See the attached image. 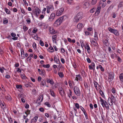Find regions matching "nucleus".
<instances>
[{
	"label": "nucleus",
	"instance_id": "nucleus-1",
	"mask_svg": "<svg viewBox=\"0 0 123 123\" xmlns=\"http://www.w3.org/2000/svg\"><path fill=\"white\" fill-rule=\"evenodd\" d=\"M66 16H63L56 20L54 24V25L55 26H57L59 25L62 22L64 17H66Z\"/></svg>",
	"mask_w": 123,
	"mask_h": 123
},
{
	"label": "nucleus",
	"instance_id": "nucleus-2",
	"mask_svg": "<svg viewBox=\"0 0 123 123\" xmlns=\"http://www.w3.org/2000/svg\"><path fill=\"white\" fill-rule=\"evenodd\" d=\"M83 13L82 12H80L78 13L74 17L75 20V22H78L82 18Z\"/></svg>",
	"mask_w": 123,
	"mask_h": 123
},
{
	"label": "nucleus",
	"instance_id": "nucleus-3",
	"mask_svg": "<svg viewBox=\"0 0 123 123\" xmlns=\"http://www.w3.org/2000/svg\"><path fill=\"white\" fill-rule=\"evenodd\" d=\"M115 97L112 95H111L110 97L108 98V101L110 105H112L113 103H115Z\"/></svg>",
	"mask_w": 123,
	"mask_h": 123
},
{
	"label": "nucleus",
	"instance_id": "nucleus-4",
	"mask_svg": "<svg viewBox=\"0 0 123 123\" xmlns=\"http://www.w3.org/2000/svg\"><path fill=\"white\" fill-rule=\"evenodd\" d=\"M109 31L111 33L114 34L116 36H118L119 35V33L118 31L116 29H113L111 27L108 28Z\"/></svg>",
	"mask_w": 123,
	"mask_h": 123
},
{
	"label": "nucleus",
	"instance_id": "nucleus-5",
	"mask_svg": "<svg viewBox=\"0 0 123 123\" xmlns=\"http://www.w3.org/2000/svg\"><path fill=\"white\" fill-rule=\"evenodd\" d=\"M74 90L75 94L77 96H80V92L79 88L77 86L74 87Z\"/></svg>",
	"mask_w": 123,
	"mask_h": 123
},
{
	"label": "nucleus",
	"instance_id": "nucleus-6",
	"mask_svg": "<svg viewBox=\"0 0 123 123\" xmlns=\"http://www.w3.org/2000/svg\"><path fill=\"white\" fill-rule=\"evenodd\" d=\"M64 10V8L63 7L61 8L58 9L56 13V16H58L61 15L62 14Z\"/></svg>",
	"mask_w": 123,
	"mask_h": 123
},
{
	"label": "nucleus",
	"instance_id": "nucleus-7",
	"mask_svg": "<svg viewBox=\"0 0 123 123\" xmlns=\"http://www.w3.org/2000/svg\"><path fill=\"white\" fill-rule=\"evenodd\" d=\"M43 98V95H41L38 97V98L36 102V103H37L39 105L40 104V103L42 101Z\"/></svg>",
	"mask_w": 123,
	"mask_h": 123
},
{
	"label": "nucleus",
	"instance_id": "nucleus-8",
	"mask_svg": "<svg viewBox=\"0 0 123 123\" xmlns=\"http://www.w3.org/2000/svg\"><path fill=\"white\" fill-rule=\"evenodd\" d=\"M35 12H33L36 16H38V15L41 12L40 10L38 8V7H37L35 8Z\"/></svg>",
	"mask_w": 123,
	"mask_h": 123
},
{
	"label": "nucleus",
	"instance_id": "nucleus-9",
	"mask_svg": "<svg viewBox=\"0 0 123 123\" xmlns=\"http://www.w3.org/2000/svg\"><path fill=\"white\" fill-rule=\"evenodd\" d=\"M114 75L112 72H111L109 74L108 79L110 81H111L114 78Z\"/></svg>",
	"mask_w": 123,
	"mask_h": 123
},
{
	"label": "nucleus",
	"instance_id": "nucleus-10",
	"mask_svg": "<svg viewBox=\"0 0 123 123\" xmlns=\"http://www.w3.org/2000/svg\"><path fill=\"white\" fill-rule=\"evenodd\" d=\"M100 101L101 102V104L102 106L103 107H105V105L107 103V102L105 100H103L101 98H100Z\"/></svg>",
	"mask_w": 123,
	"mask_h": 123
},
{
	"label": "nucleus",
	"instance_id": "nucleus-11",
	"mask_svg": "<svg viewBox=\"0 0 123 123\" xmlns=\"http://www.w3.org/2000/svg\"><path fill=\"white\" fill-rule=\"evenodd\" d=\"M55 16V13H52L49 18V20L50 21H52L54 19Z\"/></svg>",
	"mask_w": 123,
	"mask_h": 123
},
{
	"label": "nucleus",
	"instance_id": "nucleus-12",
	"mask_svg": "<svg viewBox=\"0 0 123 123\" xmlns=\"http://www.w3.org/2000/svg\"><path fill=\"white\" fill-rule=\"evenodd\" d=\"M89 2H85L83 6V7L84 8H88L89 7Z\"/></svg>",
	"mask_w": 123,
	"mask_h": 123
},
{
	"label": "nucleus",
	"instance_id": "nucleus-13",
	"mask_svg": "<svg viewBox=\"0 0 123 123\" xmlns=\"http://www.w3.org/2000/svg\"><path fill=\"white\" fill-rule=\"evenodd\" d=\"M59 92L60 94L61 95H63L64 94V92L62 88H60L59 89Z\"/></svg>",
	"mask_w": 123,
	"mask_h": 123
},
{
	"label": "nucleus",
	"instance_id": "nucleus-14",
	"mask_svg": "<svg viewBox=\"0 0 123 123\" xmlns=\"http://www.w3.org/2000/svg\"><path fill=\"white\" fill-rule=\"evenodd\" d=\"M85 48L86 49L88 53H89L90 52V48L88 44H87L85 46Z\"/></svg>",
	"mask_w": 123,
	"mask_h": 123
},
{
	"label": "nucleus",
	"instance_id": "nucleus-15",
	"mask_svg": "<svg viewBox=\"0 0 123 123\" xmlns=\"http://www.w3.org/2000/svg\"><path fill=\"white\" fill-rule=\"evenodd\" d=\"M46 80L48 83H49L51 85H53V84L54 82L52 80H50L49 79L47 78Z\"/></svg>",
	"mask_w": 123,
	"mask_h": 123
},
{
	"label": "nucleus",
	"instance_id": "nucleus-16",
	"mask_svg": "<svg viewBox=\"0 0 123 123\" xmlns=\"http://www.w3.org/2000/svg\"><path fill=\"white\" fill-rule=\"evenodd\" d=\"M82 79V78L81 77L80 75H76V77L75 80H81Z\"/></svg>",
	"mask_w": 123,
	"mask_h": 123
},
{
	"label": "nucleus",
	"instance_id": "nucleus-17",
	"mask_svg": "<svg viewBox=\"0 0 123 123\" xmlns=\"http://www.w3.org/2000/svg\"><path fill=\"white\" fill-rule=\"evenodd\" d=\"M54 60L55 62L57 64L59 63L60 62L59 59H57V58L55 55L54 57Z\"/></svg>",
	"mask_w": 123,
	"mask_h": 123
},
{
	"label": "nucleus",
	"instance_id": "nucleus-18",
	"mask_svg": "<svg viewBox=\"0 0 123 123\" xmlns=\"http://www.w3.org/2000/svg\"><path fill=\"white\" fill-rule=\"evenodd\" d=\"M106 5L105 3H104V2L100 1L99 3L100 6L104 7Z\"/></svg>",
	"mask_w": 123,
	"mask_h": 123
},
{
	"label": "nucleus",
	"instance_id": "nucleus-19",
	"mask_svg": "<svg viewBox=\"0 0 123 123\" xmlns=\"http://www.w3.org/2000/svg\"><path fill=\"white\" fill-rule=\"evenodd\" d=\"M103 43L105 44L106 46H107L108 44V41L107 39H105L103 41Z\"/></svg>",
	"mask_w": 123,
	"mask_h": 123
},
{
	"label": "nucleus",
	"instance_id": "nucleus-20",
	"mask_svg": "<svg viewBox=\"0 0 123 123\" xmlns=\"http://www.w3.org/2000/svg\"><path fill=\"white\" fill-rule=\"evenodd\" d=\"M100 9L101 7L100 6H98L96 12V13H97L98 14L99 13L100 11Z\"/></svg>",
	"mask_w": 123,
	"mask_h": 123
},
{
	"label": "nucleus",
	"instance_id": "nucleus-21",
	"mask_svg": "<svg viewBox=\"0 0 123 123\" xmlns=\"http://www.w3.org/2000/svg\"><path fill=\"white\" fill-rule=\"evenodd\" d=\"M83 25L81 23H79L77 25V27L79 29H80L82 28Z\"/></svg>",
	"mask_w": 123,
	"mask_h": 123
},
{
	"label": "nucleus",
	"instance_id": "nucleus-22",
	"mask_svg": "<svg viewBox=\"0 0 123 123\" xmlns=\"http://www.w3.org/2000/svg\"><path fill=\"white\" fill-rule=\"evenodd\" d=\"M24 94L23 93H21L18 95V97L19 98L24 97Z\"/></svg>",
	"mask_w": 123,
	"mask_h": 123
},
{
	"label": "nucleus",
	"instance_id": "nucleus-23",
	"mask_svg": "<svg viewBox=\"0 0 123 123\" xmlns=\"http://www.w3.org/2000/svg\"><path fill=\"white\" fill-rule=\"evenodd\" d=\"M58 74L59 76L61 78L63 77L64 76L63 73L62 72H58Z\"/></svg>",
	"mask_w": 123,
	"mask_h": 123
},
{
	"label": "nucleus",
	"instance_id": "nucleus-24",
	"mask_svg": "<svg viewBox=\"0 0 123 123\" xmlns=\"http://www.w3.org/2000/svg\"><path fill=\"white\" fill-rule=\"evenodd\" d=\"M97 35V33L96 31H95L94 36V37L95 38L94 40H96V39H98V37Z\"/></svg>",
	"mask_w": 123,
	"mask_h": 123
},
{
	"label": "nucleus",
	"instance_id": "nucleus-25",
	"mask_svg": "<svg viewBox=\"0 0 123 123\" xmlns=\"http://www.w3.org/2000/svg\"><path fill=\"white\" fill-rule=\"evenodd\" d=\"M50 92L51 95L53 97H55V95L54 91L52 90L51 89L50 90Z\"/></svg>",
	"mask_w": 123,
	"mask_h": 123
},
{
	"label": "nucleus",
	"instance_id": "nucleus-26",
	"mask_svg": "<svg viewBox=\"0 0 123 123\" xmlns=\"http://www.w3.org/2000/svg\"><path fill=\"white\" fill-rule=\"evenodd\" d=\"M4 9L6 12L7 14H9L10 13V11L8 10L7 8H5Z\"/></svg>",
	"mask_w": 123,
	"mask_h": 123
},
{
	"label": "nucleus",
	"instance_id": "nucleus-27",
	"mask_svg": "<svg viewBox=\"0 0 123 123\" xmlns=\"http://www.w3.org/2000/svg\"><path fill=\"white\" fill-rule=\"evenodd\" d=\"M119 78L120 80L122 81H123V74H122L120 75Z\"/></svg>",
	"mask_w": 123,
	"mask_h": 123
},
{
	"label": "nucleus",
	"instance_id": "nucleus-28",
	"mask_svg": "<svg viewBox=\"0 0 123 123\" xmlns=\"http://www.w3.org/2000/svg\"><path fill=\"white\" fill-rule=\"evenodd\" d=\"M33 56V55L32 54H31L27 58V60H29L30 61L31 60V57H32Z\"/></svg>",
	"mask_w": 123,
	"mask_h": 123
},
{
	"label": "nucleus",
	"instance_id": "nucleus-29",
	"mask_svg": "<svg viewBox=\"0 0 123 123\" xmlns=\"http://www.w3.org/2000/svg\"><path fill=\"white\" fill-rule=\"evenodd\" d=\"M4 70H6V69H5L3 67H2V68L0 67V72L2 73H3L4 72Z\"/></svg>",
	"mask_w": 123,
	"mask_h": 123
},
{
	"label": "nucleus",
	"instance_id": "nucleus-30",
	"mask_svg": "<svg viewBox=\"0 0 123 123\" xmlns=\"http://www.w3.org/2000/svg\"><path fill=\"white\" fill-rule=\"evenodd\" d=\"M92 40L91 41V42L92 43H93V44L94 45H95V46H96L97 44V43L93 39H92Z\"/></svg>",
	"mask_w": 123,
	"mask_h": 123
},
{
	"label": "nucleus",
	"instance_id": "nucleus-31",
	"mask_svg": "<svg viewBox=\"0 0 123 123\" xmlns=\"http://www.w3.org/2000/svg\"><path fill=\"white\" fill-rule=\"evenodd\" d=\"M16 87L18 89H22V87L21 85H17L16 86Z\"/></svg>",
	"mask_w": 123,
	"mask_h": 123
},
{
	"label": "nucleus",
	"instance_id": "nucleus-32",
	"mask_svg": "<svg viewBox=\"0 0 123 123\" xmlns=\"http://www.w3.org/2000/svg\"><path fill=\"white\" fill-rule=\"evenodd\" d=\"M57 38V36L56 35L53 36L52 37V40L53 42L54 41L56 40Z\"/></svg>",
	"mask_w": 123,
	"mask_h": 123
},
{
	"label": "nucleus",
	"instance_id": "nucleus-33",
	"mask_svg": "<svg viewBox=\"0 0 123 123\" xmlns=\"http://www.w3.org/2000/svg\"><path fill=\"white\" fill-rule=\"evenodd\" d=\"M94 83L95 88H96V89H97V85L99 86L98 84L96 82H94Z\"/></svg>",
	"mask_w": 123,
	"mask_h": 123
},
{
	"label": "nucleus",
	"instance_id": "nucleus-34",
	"mask_svg": "<svg viewBox=\"0 0 123 123\" xmlns=\"http://www.w3.org/2000/svg\"><path fill=\"white\" fill-rule=\"evenodd\" d=\"M99 91L100 93L102 96V97H104V95L103 91L101 89H100Z\"/></svg>",
	"mask_w": 123,
	"mask_h": 123
},
{
	"label": "nucleus",
	"instance_id": "nucleus-35",
	"mask_svg": "<svg viewBox=\"0 0 123 123\" xmlns=\"http://www.w3.org/2000/svg\"><path fill=\"white\" fill-rule=\"evenodd\" d=\"M97 0H92L91 4L93 5L95 4L97 2Z\"/></svg>",
	"mask_w": 123,
	"mask_h": 123
},
{
	"label": "nucleus",
	"instance_id": "nucleus-36",
	"mask_svg": "<svg viewBox=\"0 0 123 123\" xmlns=\"http://www.w3.org/2000/svg\"><path fill=\"white\" fill-rule=\"evenodd\" d=\"M49 30L50 33L52 34H53L54 33V30L52 28H49Z\"/></svg>",
	"mask_w": 123,
	"mask_h": 123
},
{
	"label": "nucleus",
	"instance_id": "nucleus-37",
	"mask_svg": "<svg viewBox=\"0 0 123 123\" xmlns=\"http://www.w3.org/2000/svg\"><path fill=\"white\" fill-rule=\"evenodd\" d=\"M99 68L101 69V70L103 72L104 71V69L102 67V66L100 65H99Z\"/></svg>",
	"mask_w": 123,
	"mask_h": 123
},
{
	"label": "nucleus",
	"instance_id": "nucleus-38",
	"mask_svg": "<svg viewBox=\"0 0 123 123\" xmlns=\"http://www.w3.org/2000/svg\"><path fill=\"white\" fill-rule=\"evenodd\" d=\"M8 22V19L6 18H5V20L3 21V23L4 24H6Z\"/></svg>",
	"mask_w": 123,
	"mask_h": 123
},
{
	"label": "nucleus",
	"instance_id": "nucleus-39",
	"mask_svg": "<svg viewBox=\"0 0 123 123\" xmlns=\"http://www.w3.org/2000/svg\"><path fill=\"white\" fill-rule=\"evenodd\" d=\"M46 8H43L42 12V14H45V11H46Z\"/></svg>",
	"mask_w": 123,
	"mask_h": 123
},
{
	"label": "nucleus",
	"instance_id": "nucleus-40",
	"mask_svg": "<svg viewBox=\"0 0 123 123\" xmlns=\"http://www.w3.org/2000/svg\"><path fill=\"white\" fill-rule=\"evenodd\" d=\"M68 3L70 5L73 2V0H67Z\"/></svg>",
	"mask_w": 123,
	"mask_h": 123
},
{
	"label": "nucleus",
	"instance_id": "nucleus-41",
	"mask_svg": "<svg viewBox=\"0 0 123 123\" xmlns=\"http://www.w3.org/2000/svg\"><path fill=\"white\" fill-rule=\"evenodd\" d=\"M45 105H46L48 107H50V104L48 102H45L44 103Z\"/></svg>",
	"mask_w": 123,
	"mask_h": 123
},
{
	"label": "nucleus",
	"instance_id": "nucleus-42",
	"mask_svg": "<svg viewBox=\"0 0 123 123\" xmlns=\"http://www.w3.org/2000/svg\"><path fill=\"white\" fill-rule=\"evenodd\" d=\"M49 49L52 50V51H49V52H53L54 51V49L52 46H50L49 48Z\"/></svg>",
	"mask_w": 123,
	"mask_h": 123
},
{
	"label": "nucleus",
	"instance_id": "nucleus-43",
	"mask_svg": "<svg viewBox=\"0 0 123 123\" xmlns=\"http://www.w3.org/2000/svg\"><path fill=\"white\" fill-rule=\"evenodd\" d=\"M69 93H70L68 94V97L69 98H70L71 96L72 95V92L70 90H69Z\"/></svg>",
	"mask_w": 123,
	"mask_h": 123
},
{
	"label": "nucleus",
	"instance_id": "nucleus-44",
	"mask_svg": "<svg viewBox=\"0 0 123 123\" xmlns=\"http://www.w3.org/2000/svg\"><path fill=\"white\" fill-rule=\"evenodd\" d=\"M26 21L27 23L28 24H30L31 22V20L30 18L27 19L26 20Z\"/></svg>",
	"mask_w": 123,
	"mask_h": 123
},
{
	"label": "nucleus",
	"instance_id": "nucleus-45",
	"mask_svg": "<svg viewBox=\"0 0 123 123\" xmlns=\"http://www.w3.org/2000/svg\"><path fill=\"white\" fill-rule=\"evenodd\" d=\"M39 43L40 45L42 46H44V43L41 40H40L39 42Z\"/></svg>",
	"mask_w": 123,
	"mask_h": 123
},
{
	"label": "nucleus",
	"instance_id": "nucleus-46",
	"mask_svg": "<svg viewBox=\"0 0 123 123\" xmlns=\"http://www.w3.org/2000/svg\"><path fill=\"white\" fill-rule=\"evenodd\" d=\"M37 29L36 28H35L32 31V32L33 33H36L37 32Z\"/></svg>",
	"mask_w": 123,
	"mask_h": 123
},
{
	"label": "nucleus",
	"instance_id": "nucleus-47",
	"mask_svg": "<svg viewBox=\"0 0 123 123\" xmlns=\"http://www.w3.org/2000/svg\"><path fill=\"white\" fill-rule=\"evenodd\" d=\"M23 28L24 30V31H26L28 29V28L26 26H23Z\"/></svg>",
	"mask_w": 123,
	"mask_h": 123
},
{
	"label": "nucleus",
	"instance_id": "nucleus-48",
	"mask_svg": "<svg viewBox=\"0 0 123 123\" xmlns=\"http://www.w3.org/2000/svg\"><path fill=\"white\" fill-rule=\"evenodd\" d=\"M21 101L23 103H25V99L24 97L22 98L21 99Z\"/></svg>",
	"mask_w": 123,
	"mask_h": 123
},
{
	"label": "nucleus",
	"instance_id": "nucleus-49",
	"mask_svg": "<svg viewBox=\"0 0 123 123\" xmlns=\"http://www.w3.org/2000/svg\"><path fill=\"white\" fill-rule=\"evenodd\" d=\"M38 118V117H37L35 116L32 119H33V120H34V121H35V122H36Z\"/></svg>",
	"mask_w": 123,
	"mask_h": 123
},
{
	"label": "nucleus",
	"instance_id": "nucleus-50",
	"mask_svg": "<svg viewBox=\"0 0 123 123\" xmlns=\"http://www.w3.org/2000/svg\"><path fill=\"white\" fill-rule=\"evenodd\" d=\"M21 56L22 57L23 56H22V55H24L25 53H24V50L23 49H21Z\"/></svg>",
	"mask_w": 123,
	"mask_h": 123
},
{
	"label": "nucleus",
	"instance_id": "nucleus-51",
	"mask_svg": "<svg viewBox=\"0 0 123 123\" xmlns=\"http://www.w3.org/2000/svg\"><path fill=\"white\" fill-rule=\"evenodd\" d=\"M46 8L47 9V12L48 13H49V9H50L49 7V6H47Z\"/></svg>",
	"mask_w": 123,
	"mask_h": 123
},
{
	"label": "nucleus",
	"instance_id": "nucleus-52",
	"mask_svg": "<svg viewBox=\"0 0 123 123\" xmlns=\"http://www.w3.org/2000/svg\"><path fill=\"white\" fill-rule=\"evenodd\" d=\"M21 77L23 79H25L26 78V77L25 76L24 74H22L21 76Z\"/></svg>",
	"mask_w": 123,
	"mask_h": 123
},
{
	"label": "nucleus",
	"instance_id": "nucleus-53",
	"mask_svg": "<svg viewBox=\"0 0 123 123\" xmlns=\"http://www.w3.org/2000/svg\"><path fill=\"white\" fill-rule=\"evenodd\" d=\"M40 73V74H42L43 75H44L45 74V71H41Z\"/></svg>",
	"mask_w": 123,
	"mask_h": 123
},
{
	"label": "nucleus",
	"instance_id": "nucleus-54",
	"mask_svg": "<svg viewBox=\"0 0 123 123\" xmlns=\"http://www.w3.org/2000/svg\"><path fill=\"white\" fill-rule=\"evenodd\" d=\"M105 107L106 109H109V105L107 103L105 105Z\"/></svg>",
	"mask_w": 123,
	"mask_h": 123
},
{
	"label": "nucleus",
	"instance_id": "nucleus-55",
	"mask_svg": "<svg viewBox=\"0 0 123 123\" xmlns=\"http://www.w3.org/2000/svg\"><path fill=\"white\" fill-rule=\"evenodd\" d=\"M6 99H7L9 101H10L11 99V97L10 96H8L6 97Z\"/></svg>",
	"mask_w": 123,
	"mask_h": 123
},
{
	"label": "nucleus",
	"instance_id": "nucleus-56",
	"mask_svg": "<svg viewBox=\"0 0 123 123\" xmlns=\"http://www.w3.org/2000/svg\"><path fill=\"white\" fill-rule=\"evenodd\" d=\"M75 106L78 109H79V105L77 103H76L75 104Z\"/></svg>",
	"mask_w": 123,
	"mask_h": 123
},
{
	"label": "nucleus",
	"instance_id": "nucleus-57",
	"mask_svg": "<svg viewBox=\"0 0 123 123\" xmlns=\"http://www.w3.org/2000/svg\"><path fill=\"white\" fill-rule=\"evenodd\" d=\"M46 84V82L45 81H44V80L43 81H42L41 82V84L43 86H44V84Z\"/></svg>",
	"mask_w": 123,
	"mask_h": 123
},
{
	"label": "nucleus",
	"instance_id": "nucleus-58",
	"mask_svg": "<svg viewBox=\"0 0 123 123\" xmlns=\"http://www.w3.org/2000/svg\"><path fill=\"white\" fill-rule=\"evenodd\" d=\"M95 9L94 8H93L90 10V12L91 13H93L95 11Z\"/></svg>",
	"mask_w": 123,
	"mask_h": 123
},
{
	"label": "nucleus",
	"instance_id": "nucleus-59",
	"mask_svg": "<svg viewBox=\"0 0 123 123\" xmlns=\"http://www.w3.org/2000/svg\"><path fill=\"white\" fill-rule=\"evenodd\" d=\"M11 35L13 37H15L16 35L15 33L13 32L11 33Z\"/></svg>",
	"mask_w": 123,
	"mask_h": 123
},
{
	"label": "nucleus",
	"instance_id": "nucleus-60",
	"mask_svg": "<svg viewBox=\"0 0 123 123\" xmlns=\"http://www.w3.org/2000/svg\"><path fill=\"white\" fill-rule=\"evenodd\" d=\"M39 111L42 112H43L44 111V109L43 108L41 107L39 109Z\"/></svg>",
	"mask_w": 123,
	"mask_h": 123
},
{
	"label": "nucleus",
	"instance_id": "nucleus-61",
	"mask_svg": "<svg viewBox=\"0 0 123 123\" xmlns=\"http://www.w3.org/2000/svg\"><path fill=\"white\" fill-rule=\"evenodd\" d=\"M112 92L113 93H115L116 92L114 88H113L112 89Z\"/></svg>",
	"mask_w": 123,
	"mask_h": 123
},
{
	"label": "nucleus",
	"instance_id": "nucleus-62",
	"mask_svg": "<svg viewBox=\"0 0 123 123\" xmlns=\"http://www.w3.org/2000/svg\"><path fill=\"white\" fill-rule=\"evenodd\" d=\"M86 60L87 62L88 63H90L91 62V61L90 59L89 58H87L86 59Z\"/></svg>",
	"mask_w": 123,
	"mask_h": 123
},
{
	"label": "nucleus",
	"instance_id": "nucleus-63",
	"mask_svg": "<svg viewBox=\"0 0 123 123\" xmlns=\"http://www.w3.org/2000/svg\"><path fill=\"white\" fill-rule=\"evenodd\" d=\"M20 9L21 10V11L22 13L23 14H24L25 13V11L23 9H21V8H20Z\"/></svg>",
	"mask_w": 123,
	"mask_h": 123
},
{
	"label": "nucleus",
	"instance_id": "nucleus-64",
	"mask_svg": "<svg viewBox=\"0 0 123 123\" xmlns=\"http://www.w3.org/2000/svg\"><path fill=\"white\" fill-rule=\"evenodd\" d=\"M61 60L62 63L64 64L65 62V61L64 60L63 58H62L61 59Z\"/></svg>",
	"mask_w": 123,
	"mask_h": 123
}]
</instances>
